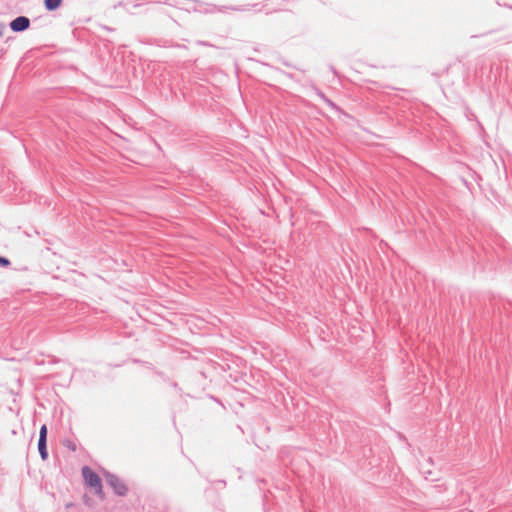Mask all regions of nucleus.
I'll return each instance as SVG.
<instances>
[{"label": "nucleus", "instance_id": "12", "mask_svg": "<svg viewBox=\"0 0 512 512\" xmlns=\"http://www.w3.org/2000/svg\"><path fill=\"white\" fill-rule=\"evenodd\" d=\"M316 94L323 102H325V99H328V97L319 89L316 90Z\"/></svg>", "mask_w": 512, "mask_h": 512}, {"label": "nucleus", "instance_id": "16", "mask_svg": "<svg viewBox=\"0 0 512 512\" xmlns=\"http://www.w3.org/2000/svg\"><path fill=\"white\" fill-rule=\"evenodd\" d=\"M4 28H5L4 24L0 23V37L3 35Z\"/></svg>", "mask_w": 512, "mask_h": 512}, {"label": "nucleus", "instance_id": "4", "mask_svg": "<svg viewBox=\"0 0 512 512\" xmlns=\"http://www.w3.org/2000/svg\"><path fill=\"white\" fill-rule=\"evenodd\" d=\"M43 3L48 12H53L62 5L63 0H44Z\"/></svg>", "mask_w": 512, "mask_h": 512}, {"label": "nucleus", "instance_id": "10", "mask_svg": "<svg viewBox=\"0 0 512 512\" xmlns=\"http://www.w3.org/2000/svg\"><path fill=\"white\" fill-rule=\"evenodd\" d=\"M422 473H423L425 479H430L431 481H435L436 480V478L432 477V472L430 470L422 469Z\"/></svg>", "mask_w": 512, "mask_h": 512}, {"label": "nucleus", "instance_id": "14", "mask_svg": "<svg viewBox=\"0 0 512 512\" xmlns=\"http://www.w3.org/2000/svg\"><path fill=\"white\" fill-rule=\"evenodd\" d=\"M65 446L72 451H76V445L70 441H67L65 443Z\"/></svg>", "mask_w": 512, "mask_h": 512}, {"label": "nucleus", "instance_id": "5", "mask_svg": "<svg viewBox=\"0 0 512 512\" xmlns=\"http://www.w3.org/2000/svg\"><path fill=\"white\" fill-rule=\"evenodd\" d=\"M38 451L43 461L48 459L47 440H38Z\"/></svg>", "mask_w": 512, "mask_h": 512}, {"label": "nucleus", "instance_id": "6", "mask_svg": "<svg viewBox=\"0 0 512 512\" xmlns=\"http://www.w3.org/2000/svg\"><path fill=\"white\" fill-rule=\"evenodd\" d=\"M266 6V4H260V3H256V4H248V5H245V6H241V7H238V8H233V10L235 11H248L250 10V8H256V10L258 12L262 11L263 8Z\"/></svg>", "mask_w": 512, "mask_h": 512}, {"label": "nucleus", "instance_id": "3", "mask_svg": "<svg viewBox=\"0 0 512 512\" xmlns=\"http://www.w3.org/2000/svg\"><path fill=\"white\" fill-rule=\"evenodd\" d=\"M31 21L27 16H18L9 23V28L15 33H21L29 29Z\"/></svg>", "mask_w": 512, "mask_h": 512}, {"label": "nucleus", "instance_id": "11", "mask_svg": "<svg viewBox=\"0 0 512 512\" xmlns=\"http://www.w3.org/2000/svg\"><path fill=\"white\" fill-rule=\"evenodd\" d=\"M328 107H330L331 109H335V110H338V106L331 100V99H325V102H324Z\"/></svg>", "mask_w": 512, "mask_h": 512}, {"label": "nucleus", "instance_id": "15", "mask_svg": "<svg viewBox=\"0 0 512 512\" xmlns=\"http://www.w3.org/2000/svg\"><path fill=\"white\" fill-rule=\"evenodd\" d=\"M495 31H496V30H491V31L485 32V33H483V34H481V35H474L473 37L486 36V35H488V34H492V33H494Z\"/></svg>", "mask_w": 512, "mask_h": 512}, {"label": "nucleus", "instance_id": "13", "mask_svg": "<svg viewBox=\"0 0 512 512\" xmlns=\"http://www.w3.org/2000/svg\"><path fill=\"white\" fill-rule=\"evenodd\" d=\"M316 94L323 102H325V99H328V97L319 89L316 90Z\"/></svg>", "mask_w": 512, "mask_h": 512}, {"label": "nucleus", "instance_id": "2", "mask_svg": "<svg viewBox=\"0 0 512 512\" xmlns=\"http://www.w3.org/2000/svg\"><path fill=\"white\" fill-rule=\"evenodd\" d=\"M103 476L116 495L124 497L128 494L129 489L127 485L116 474L104 470Z\"/></svg>", "mask_w": 512, "mask_h": 512}, {"label": "nucleus", "instance_id": "8", "mask_svg": "<svg viewBox=\"0 0 512 512\" xmlns=\"http://www.w3.org/2000/svg\"><path fill=\"white\" fill-rule=\"evenodd\" d=\"M499 41H503L505 43L512 42V33L505 34L504 36L499 38Z\"/></svg>", "mask_w": 512, "mask_h": 512}, {"label": "nucleus", "instance_id": "9", "mask_svg": "<svg viewBox=\"0 0 512 512\" xmlns=\"http://www.w3.org/2000/svg\"><path fill=\"white\" fill-rule=\"evenodd\" d=\"M10 265V260L4 256H0V267H7Z\"/></svg>", "mask_w": 512, "mask_h": 512}, {"label": "nucleus", "instance_id": "1", "mask_svg": "<svg viewBox=\"0 0 512 512\" xmlns=\"http://www.w3.org/2000/svg\"><path fill=\"white\" fill-rule=\"evenodd\" d=\"M81 472H82V477L84 479L85 484L88 487L93 488L95 491V494L98 497L103 498L104 492H103L102 480H101L100 476L94 470H92L89 466H83Z\"/></svg>", "mask_w": 512, "mask_h": 512}, {"label": "nucleus", "instance_id": "17", "mask_svg": "<svg viewBox=\"0 0 512 512\" xmlns=\"http://www.w3.org/2000/svg\"><path fill=\"white\" fill-rule=\"evenodd\" d=\"M172 386H173L174 388H178V384H177L176 382H173V383H172Z\"/></svg>", "mask_w": 512, "mask_h": 512}, {"label": "nucleus", "instance_id": "7", "mask_svg": "<svg viewBox=\"0 0 512 512\" xmlns=\"http://www.w3.org/2000/svg\"><path fill=\"white\" fill-rule=\"evenodd\" d=\"M47 435H48L47 425L43 424L39 430V439L38 440H47Z\"/></svg>", "mask_w": 512, "mask_h": 512}]
</instances>
